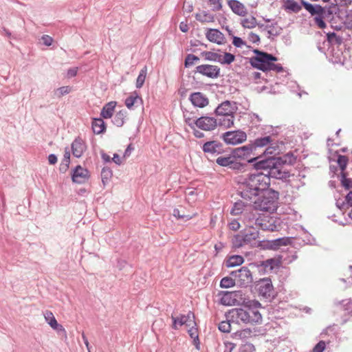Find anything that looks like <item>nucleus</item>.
I'll use <instances>...</instances> for the list:
<instances>
[{"label":"nucleus","mask_w":352,"mask_h":352,"mask_svg":"<svg viewBox=\"0 0 352 352\" xmlns=\"http://www.w3.org/2000/svg\"><path fill=\"white\" fill-rule=\"evenodd\" d=\"M251 334V331L248 329L237 331L232 334V337L234 340H243L249 337Z\"/></svg>","instance_id":"42"},{"label":"nucleus","mask_w":352,"mask_h":352,"mask_svg":"<svg viewBox=\"0 0 352 352\" xmlns=\"http://www.w3.org/2000/svg\"><path fill=\"white\" fill-rule=\"evenodd\" d=\"M259 295L264 298H270L273 294V286L270 279H263L257 284Z\"/></svg>","instance_id":"16"},{"label":"nucleus","mask_w":352,"mask_h":352,"mask_svg":"<svg viewBox=\"0 0 352 352\" xmlns=\"http://www.w3.org/2000/svg\"><path fill=\"white\" fill-rule=\"evenodd\" d=\"M233 170H241L243 168V165L237 162L234 161V159L232 162V164L229 166Z\"/></svg>","instance_id":"62"},{"label":"nucleus","mask_w":352,"mask_h":352,"mask_svg":"<svg viewBox=\"0 0 352 352\" xmlns=\"http://www.w3.org/2000/svg\"><path fill=\"white\" fill-rule=\"evenodd\" d=\"M141 101L142 98L139 96L138 93L133 92L125 100V104L129 109H131L138 102Z\"/></svg>","instance_id":"35"},{"label":"nucleus","mask_w":352,"mask_h":352,"mask_svg":"<svg viewBox=\"0 0 352 352\" xmlns=\"http://www.w3.org/2000/svg\"><path fill=\"white\" fill-rule=\"evenodd\" d=\"M278 159L283 165L286 167L287 166H290L294 164L296 162V158L292 153H287L282 157H276Z\"/></svg>","instance_id":"37"},{"label":"nucleus","mask_w":352,"mask_h":352,"mask_svg":"<svg viewBox=\"0 0 352 352\" xmlns=\"http://www.w3.org/2000/svg\"><path fill=\"white\" fill-rule=\"evenodd\" d=\"M71 89V87L69 86L61 87L56 90V94L58 97H61L65 94H69Z\"/></svg>","instance_id":"58"},{"label":"nucleus","mask_w":352,"mask_h":352,"mask_svg":"<svg viewBox=\"0 0 352 352\" xmlns=\"http://www.w3.org/2000/svg\"><path fill=\"white\" fill-rule=\"evenodd\" d=\"M241 308H234L227 312V316L233 324L239 325H254L262 321L259 312L261 304L254 300L245 299L241 301Z\"/></svg>","instance_id":"1"},{"label":"nucleus","mask_w":352,"mask_h":352,"mask_svg":"<svg viewBox=\"0 0 352 352\" xmlns=\"http://www.w3.org/2000/svg\"><path fill=\"white\" fill-rule=\"evenodd\" d=\"M92 129L94 133L100 134L106 129L104 122L101 118H95L92 121Z\"/></svg>","instance_id":"31"},{"label":"nucleus","mask_w":352,"mask_h":352,"mask_svg":"<svg viewBox=\"0 0 352 352\" xmlns=\"http://www.w3.org/2000/svg\"><path fill=\"white\" fill-rule=\"evenodd\" d=\"M44 317L45 320L52 329H56L58 328V324L52 311H46L44 314Z\"/></svg>","instance_id":"36"},{"label":"nucleus","mask_w":352,"mask_h":352,"mask_svg":"<svg viewBox=\"0 0 352 352\" xmlns=\"http://www.w3.org/2000/svg\"><path fill=\"white\" fill-rule=\"evenodd\" d=\"M196 19L201 23H210L214 21V17L205 11H201L196 14Z\"/></svg>","instance_id":"40"},{"label":"nucleus","mask_w":352,"mask_h":352,"mask_svg":"<svg viewBox=\"0 0 352 352\" xmlns=\"http://www.w3.org/2000/svg\"><path fill=\"white\" fill-rule=\"evenodd\" d=\"M101 116L104 118H108L110 117V102L105 104L101 112Z\"/></svg>","instance_id":"60"},{"label":"nucleus","mask_w":352,"mask_h":352,"mask_svg":"<svg viewBox=\"0 0 352 352\" xmlns=\"http://www.w3.org/2000/svg\"><path fill=\"white\" fill-rule=\"evenodd\" d=\"M195 325L192 326H187V327H189L188 329V332L191 337V338L194 339H198V333H197V329L195 327Z\"/></svg>","instance_id":"56"},{"label":"nucleus","mask_w":352,"mask_h":352,"mask_svg":"<svg viewBox=\"0 0 352 352\" xmlns=\"http://www.w3.org/2000/svg\"><path fill=\"white\" fill-rule=\"evenodd\" d=\"M254 53L256 56L252 57L250 60L253 67L265 72L269 71L281 72L283 70L280 64H275V62L278 60L276 56L258 50H254Z\"/></svg>","instance_id":"3"},{"label":"nucleus","mask_w":352,"mask_h":352,"mask_svg":"<svg viewBox=\"0 0 352 352\" xmlns=\"http://www.w3.org/2000/svg\"><path fill=\"white\" fill-rule=\"evenodd\" d=\"M276 157H269L265 160H262L256 162L254 166L256 170H264L267 172V175H269V170H271L272 167L276 163Z\"/></svg>","instance_id":"20"},{"label":"nucleus","mask_w":352,"mask_h":352,"mask_svg":"<svg viewBox=\"0 0 352 352\" xmlns=\"http://www.w3.org/2000/svg\"><path fill=\"white\" fill-rule=\"evenodd\" d=\"M244 262V258L239 255H233L230 256L226 261V265L228 267H234L241 265Z\"/></svg>","instance_id":"32"},{"label":"nucleus","mask_w":352,"mask_h":352,"mask_svg":"<svg viewBox=\"0 0 352 352\" xmlns=\"http://www.w3.org/2000/svg\"><path fill=\"white\" fill-rule=\"evenodd\" d=\"M219 125L224 129H229L234 126V115L232 116H221L218 119Z\"/></svg>","instance_id":"26"},{"label":"nucleus","mask_w":352,"mask_h":352,"mask_svg":"<svg viewBox=\"0 0 352 352\" xmlns=\"http://www.w3.org/2000/svg\"><path fill=\"white\" fill-rule=\"evenodd\" d=\"M192 104L197 107L203 108L209 103L208 99L201 92H195L190 95Z\"/></svg>","instance_id":"18"},{"label":"nucleus","mask_w":352,"mask_h":352,"mask_svg":"<svg viewBox=\"0 0 352 352\" xmlns=\"http://www.w3.org/2000/svg\"><path fill=\"white\" fill-rule=\"evenodd\" d=\"M221 296L219 302L226 306L240 305L241 301L245 299V295L241 291L223 292Z\"/></svg>","instance_id":"8"},{"label":"nucleus","mask_w":352,"mask_h":352,"mask_svg":"<svg viewBox=\"0 0 352 352\" xmlns=\"http://www.w3.org/2000/svg\"><path fill=\"white\" fill-rule=\"evenodd\" d=\"M256 210L254 209V206L249 207L248 210L243 214V216L241 217V220L244 225L249 228H253V226H256V228H260L264 230L273 231L272 227H274V226L263 223L261 217L258 216Z\"/></svg>","instance_id":"6"},{"label":"nucleus","mask_w":352,"mask_h":352,"mask_svg":"<svg viewBox=\"0 0 352 352\" xmlns=\"http://www.w3.org/2000/svg\"><path fill=\"white\" fill-rule=\"evenodd\" d=\"M85 149V145L80 139H76L72 144L73 155L76 157L82 156Z\"/></svg>","instance_id":"24"},{"label":"nucleus","mask_w":352,"mask_h":352,"mask_svg":"<svg viewBox=\"0 0 352 352\" xmlns=\"http://www.w3.org/2000/svg\"><path fill=\"white\" fill-rule=\"evenodd\" d=\"M199 57L193 55V54H188L185 59V67H189L192 65H193L196 62L199 61Z\"/></svg>","instance_id":"48"},{"label":"nucleus","mask_w":352,"mask_h":352,"mask_svg":"<svg viewBox=\"0 0 352 352\" xmlns=\"http://www.w3.org/2000/svg\"><path fill=\"white\" fill-rule=\"evenodd\" d=\"M289 242V239L287 238H283V239H278L275 241V244L277 245H287Z\"/></svg>","instance_id":"61"},{"label":"nucleus","mask_w":352,"mask_h":352,"mask_svg":"<svg viewBox=\"0 0 352 352\" xmlns=\"http://www.w3.org/2000/svg\"><path fill=\"white\" fill-rule=\"evenodd\" d=\"M173 215L177 219H183L184 221H188L197 215V213L194 214H185L184 211L180 210L178 208H175L173 211Z\"/></svg>","instance_id":"34"},{"label":"nucleus","mask_w":352,"mask_h":352,"mask_svg":"<svg viewBox=\"0 0 352 352\" xmlns=\"http://www.w3.org/2000/svg\"><path fill=\"white\" fill-rule=\"evenodd\" d=\"M226 320L221 321L219 324V329L223 333H229L232 329V322L230 320V318L227 316V313L226 314Z\"/></svg>","instance_id":"39"},{"label":"nucleus","mask_w":352,"mask_h":352,"mask_svg":"<svg viewBox=\"0 0 352 352\" xmlns=\"http://www.w3.org/2000/svg\"><path fill=\"white\" fill-rule=\"evenodd\" d=\"M206 37L209 41L218 45H222L226 41L223 34L217 29H208L206 33Z\"/></svg>","instance_id":"17"},{"label":"nucleus","mask_w":352,"mask_h":352,"mask_svg":"<svg viewBox=\"0 0 352 352\" xmlns=\"http://www.w3.org/2000/svg\"><path fill=\"white\" fill-rule=\"evenodd\" d=\"M273 141L270 136H265L256 139L252 143V146L254 147V150L257 152V149L259 148H263L268 146Z\"/></svg>","instance_id":"28"},{"label":"nucleus","mask_w":352,"mask_h":352,"mask_svg":"<svg viewBox=\"0 0 352 352\" xmlns=\"http://www.w3.org/2000/svg\"><path fill=\"white\" fill-rule=\"evenodd\" d=\"M251 205L245 204L244 202L240 201L234 203L231 211L230 214L234 216L241 215L243 216V214L248 210L249 207Z\"/></svg>","instance_id":"23"},{"label":"nucleus","mask_w":352,"mask_h":352,"mask_svg":"<svg viewBox=\"0 0 352 352\" xmlns=\"http://www.w3.org/2000/svg\"><path fill=\"white\" fill-rule=\"evenodd\" d=\"M88 177L87 170L83 168L80 166H78L72 175V180L75 183H84Z\"/></svg>","instance_id":"21"},{"label":"nucleus","mask_w":352,"mask_h":352,"mask_svg":"<svg viewBox=\"0 0 352 352\" xmlns=\"http://www.w3.org/2000/svg\"><path fill=\"white\" fill-rule=\"evenodd\" d=\"M196 71L211 78H216L220 74V68L217 65H201L196 67Z\"/></svg>","instance_id":"13"},{"label":"nucleus","mask_w":352,"mask_h":352,"mask_svg":"<svg viewBox=\"0 0 352 352\" xmlns=\"http://www.w3.org/2000/svg\"><path fill=\"white\" fill-rule=\"evenodd\" d=\"M147 74V67L144 66L140 71L136 80V87L141 88L145 81Z\"/></svg>","instance_id":"41"},{"label":"nucleus","mask_w":352,"mask_h":352,"mask_svg":"<svg viewBox=\"0 0 352 352\" xmlns=\"http://www.w3.org/2000/svg\"><path fill=\"white\" fill-rule=\"evenodd\" d=\"M221 138L227 144L236 145L245 142L247 134L241 130L230 131L223 133Z\"/></svg>","instance_id":"9"},{"label":"nucleus","mask_w":352,"mask_h":352,"mask_svg":"<svg viewBox=\"0 0 352 352\" xmlns=\"http://www.w3.org/2000/svg\"><path fill=\"white\" fill-rule=\"evenodd\" d=\"M111 111H113V113H111V116H113V124L117 126H121L124 122L126 112L124 110H120L119 111H115L111 107Z\"/></svg>","instance_id":"27"},{"label":"nucleus","mask_w":352,"mask_h":352,"mask_svg":"<svg viewBox=\"0 0 352 352\" xmlns=\"http://www.w3.org/2000/svg\"><path fill=\"white\" fill-rule=\"evenodd\" d=\"M276 150L277 148L275 146H269L265 148L263 153L270 155L276 154Z\"/></svg>","instance_id":"64"},{"label":"nucleus","mask_w":352,"mask_h":352,"mask_svg":"<svg viewBox=\"0 0 352 352\" xmlns=\"http://www.w3.org/2000/svg\"><path fill=\"white\" fill-rule=\"evenodd\" d=\"M328 13L332 15L331 21L333 23H340L339 25H336V28L340 30L341 24L345 25L348 29H352V11L340 8L336 5L329 6Z\"/></svg>","instance_id":"5"},{"label":"nucleus","mask_w":352,"mask_h":352,"mask_svg":"<svg viewBox=\"0 0 352 352\" xmlns=\"http://www.w3.org/2000/svg\"><path fill=\"white\" fill-rule=\"evenodd\" d=\"M348 161H349V160L346 156L339 155V157L338 158V164L342 172L345 170V168L347 166V164H348Z\"/></svg>","instance_id":"50"},{"label":"nucleus","mask_w":352,"mask_h":352,"mask_svg":"<svg viewBox=\"0 0 352 352\" xmlns=\"http://www.w3.org/2000/svg\"><path fill=\"white\" fill-rule=\"evenodd\" d=\"M276 163L273 165L271 170H269V178L274 177L276 179H283L289 177V170L283 164L281 161L276 158Z\"/></svg>","instance_id":"10"},{"label":"nucleus","mask_w":352,"mask_h":352,"mask_svg":"<svg viewBox=\"0 0 352 352\" xmlns=\"http://www.w3.org/2000/svg\"><path fill=\"white\" fill-rule=\"evenodd\" d=\"M134 150V147L131 144H129L127 148H126L124 153L122 157H120L118 154L115 153L113 157L111 158L116 164L120 165L121 164L127 157H129L132 151Z\"/></svg>","instance_id":"25"},{"label":"nucleus","mask_w":352,"mask_h":352,"mask_svg":"<svg viewBox=\"0 0 352 352\" xmlns=\"http://www.w3.org/2000/svg\"><path fill=\"white\" fill-rule=\"evenodd\" d=\"M195 124L204 131H212L217 126V120L214 118L203 116L198 118Z\"/></svg>","instance_id":"14"},{"label":"nucleus","mask_w":352,"mask_h":352,"mask_svg":"<svg viewBox=\"0 0 352 352\" xmlns=\"http://www.w3.org/2000/svg\"><path fill=\"white\" fill-rule=\"evenodd\" d=\"M203 151L210 154H219L223 151V146L217 141H210L204 144Z\"/></svg>","instance_id":"19"},{"label":"nucleus","mask_w":352,"mask_h":352,"mask_svg":"<svg viewBox=\"0 0 352 352\" xmlns=\"http://www.w3.org/2000/svg\"><path fill=\"white\" fill-rule=\"evenodd\" d=\"M228 6L233 12L239 16H244L248 13V10L245 6L239 1L230 0L228 1Z\"/></svg>","instance_id":"22"},{"label":"nucleus","mask_w":352,"mask_h":352,"mask_svg":"<svg viewBox=\"0 0 352 352\" xmlns=\"http://www.w3.org/2000/svg\"><path fill=\"white\" fill-rule=\"evenodd\" d=\"M235 60V56L228 52H224L223 54H219L218 62L221 64H230Z\"/></svg>","instance_id":"38"},{"label":"nucleus","mask_w":352,"mask_h":352,"mask_svg":"<svg viewBox=\"0 0 352 352\" xmlns=\"http://www.w3.org/2000/svg\"><path fill=\"white\" fill-rule=\"evenodd\" d=\"M230 230L237 231L240 229L241 225L237 219H232L228 225Z\"/></svg>","instance_id":"53"},{"label":"nucleus","mask_w":352,"mask_h":352,"mask_svg":"<svg viewBox=\"0 0 352 352\" xmlns=\"http://www.w3.org/2000/svg\"><path fill=\"white\" fill-rule=\"evenodd\" d=\"M315 23L320 29H324L326 27V23L323 20V14L317 15L314 17Z\"/></svg>","instance_id":"52"},{"label":"nucleus","mask_w":352,"mask_h":352,"mask_svg":"<svg viewBox=\"0 0 352 352\" xmlns=\"http://www.w3.org/2000/svg\"><path fill=\"white\" fill-rule=\"evenodd\" d=\"M342 184L346 189H349L352 188V179L349 178H346L344 173H342Z\"/></svg>","instance_id":"55"},{"label":"nucleus","mask_w":352,"mask_h":352,"mask_svg":"<svg viewBox=\"0 0 352 352\" xmlns=\"http://www.w3.org/2000/svg\"><path fill=\"white\" fill-rule=\"evenodd\" d=\"M326 348V343L324 341H320L313 349L311 352H323Z\"/></svg>","instance_id":"57"},{"label":"nucleus","mask_w":352,"mask_h":352,"mask_svg":"<svg viewBox=\"0 0 352 352\" xmlns=\"http://www.w3.org/2000/svg\"><path fill=\"white\" fill-rule=\"evenodd\" d=\"M284 8L286 10L295 13L298 12L302 9L301 6L294 0H286L284 2Z\"/></svg>","instance_id":"33"},{"label":"nucleus","mask_w":352,"mask_h":352,"mask_svg":"<svg viewBox=\"0 0 352 352\" xmlns=\"http://www.w3.org/2000/svg\"><path fill=\"white\" fill-rule=\"evenodd\" d=\"M236 283V278L233 279L231 277H224L220 282V286L222 288H230L235 285Z\"/></svg>","instance_id":"44"},{"label":"nucleus","mask_w":352,"mask_h":352,"mask_svg":"<svg viewBox=\"0 0 352 352\" xmlns=\"http://www.w3.org/2000/svg\"><path fill=\"white\" fill-rule=\"evenodd\" d=\"M257 197V199L254 201L255 210L270 213H273L277 210L278 195L276 192L269 190Z\"/></svg>","instance_id":"4"},{"label":"nucleus","mask_w":352,"mask_h":352,"mask_svg":"<svg viewBox=\"0 0 352 352\" xmlns=\"http://www.w3.org/2000/svg\"><path fill=\"white\" fill-rule=\"evenodd\" d=\"M232 243L234 248H240L247 244L243 235L236 234L232 239Z\"/></svg>","instance_id":"43"},{"label":"nucleus","mask_w":352,"mask_h":352,"mask_svg":"<svg viewBox=\"0 0 352 352\" xmlns=\"http://www.w3.org/2000/svg\"><path fill=\"white\" fill-rule=\"evenodd\" d=\"M232 275L236 278V284L240 286H245L252 280V274L246 267H243L238 271L232 272Z\"/></svg>","instance_id":"11"},{"label":"nucleus","mask_w":352,"mask_h":352,"mask_svg":"<svg viewBox=\"0 0 352 352\" xmlns=\"http://www.w3.org/2000/svg\"><path fill=\"white\" fill-rule=\"evenodd\" d=\"M173 321V328L177 329L178 326L181 327L184 324L187 326L195 325L194 320V314L192 312H188L187 315H182L179 317L172 316Z\"/></svg>","instance_id":"15"},{"label":"nucleus","mask_w":352,"mask_h":352,"mask_svg":"<svg viewBox=\"0 0 352 352\" xmlns=\"http://www.w3.org/2000/svg\"><path fill=\"white\" fill-rule=\"evenodd\" d=\"M233 154L234 157L247 160L249 163L256 162L261 157V156H256L258 155V152L255 151L254 147L252 146V143L241 147L236 148L233 151Z\"/></svg>","instance_id":"7"},{"label":"nucleus","mask_w":352,"mask_h":352,"mask_svg":"<svg viewBox=\"0 0 352 352\" xmlns=\"http://www.w3.org/2000/svg\"><path fill=\"white\" fill-rule=\"evenodd\" d=\"M201 56L206 60L218 62L219 54L216 52L204 51L201 53Z\"/></svg>","instance_id":"46"},{"label":"nucleus","mask_w":352,"mask_h":352,"mask_svg":"<svg viewBox=\"0 0 352 352\" xmlns=\"http://www.w3.org/2000/svg\"><path fill=\"white\" fill-rule=\"evenodd\" d=\"M110 177V169L107 167L103 168L101 172V179L104 186L109 184Z\"/></svg>","instance_id":"47"},{"label":"nucleus","mask_w":352,"mask_h":352,"mask_svg":"<svg viewBox=\"0 0 352 352\" xmlns=\"http://www.w3.org/2000/svg\"><path fill=\"white\" fill-rule=\"evenodd\" d=\"M232 44L236 47H243V46H245L246 44H245V42L241 38L239 37H237V36H232Z\"/></svg>","instance_id":"54"},{"label":"nucleus","mask_w":352,"mask_h":352,"mask_svg":"<svg viewBox=\"0 0 352 352\" xmlns=\"http://www.w3.org/2000/svg\"><path fill=\"white\" fill-rule=\"evenodd\" d=\"M241 23L244 28H252L255 27L256 22L255 18L252 16L250 18L244 19L242 20Z\"/></svg>","instance_id":"49"},{"label":"nucleus","mask_w":352,"mask_h":352,"mask_svg":"<svg viewBox=\"0 0 352 352\" xmlns=\"http://www.w3.org/2000/svg\"><path fill=\"white\" fill-rule=\"evenodd\" d=\"M270 179L263 173L251 174L241 183V196L248 200L259 196L265 191L269 190Z\"/></svg>","instance_id":"2"},{"label":"nucleus","mask_w":352,"mask_h":352,"mask_svg":"<svg viewBox=\"0 0 352 352\" xmlns=\"http://www.w3.org/2000/svg\"><path fill=\"white\" fill-rule=\"evenodd\" d=\"M243 236L247 244L251 243L258 239L259 232L257 230V228H254V226H253V228H249V230L246 231Z\"/></svg>","instance_id":"30"},{"label":"nucleus","mask_w":352,"mask_h":352,"mask_svg":"<svg viewBox=\"0 0 352 352\" xmlns=\"http://www.w3.org/2000/svg\"><path fill=\"white\" fill-rule=\"evenodd\" d=\"M266 30L270 36H276L278 34L280 31V29L276 24L266 25Z\"/></svg>","instance_id":"51"},{"label":"nucleus","mask_w":352,"mask_h":352,"mask_svg":"<svg viewBox=\"0 0 352 352\" xmlns=\"http://www.w3.org/2000/svg\"><path fill=\"white\" fill-rule=\"evenodd\" d=\"M248 39L249 42L251 43H258L260 41V38H259L258 35H257L256 34H255L254 32H250L248 34Z\"/></svg>","instance_id":"59"},{"label":"nucleus","mask_w":352,"mask_h":352,"mask_svg":"<svg viewBox=\"0 0 352 352\" xmlns=\"http://www.w3.org/2000/svg\"><path fill=\"white\" fill-rule=\"evenodd\" d=\"M234 156H221L219 157L216 162L221 166H230L232 164V162L234 160Z\"/></svg>","instance_id":"45"},{"label":"nucleus","mask_w":352,"mask_h":352,"mask_svg":"<svg viewBox=\"0 0 352 352\" xmlns=\"http://www.w3.org/2000/svg\"><path fill=\"white\" fill-rule=\"evenodd\" d=\"M302 5L304 8L312 15V16H317L320 15V14L324 13V9L322 8L320 6L316 5L314 6L311 3H308L306 2H302Z\"/></svg>","instance_id":"29"},{"label":"nucleus","mask_w":352,"mask_h":352,"mask_svg":"<svg viewBox=\"0 0 352 352\" xmlns=\"http://www.w3.org/2000/svg\"><path fill=\"white\" fill-rule=\"evenodd\" d=\"M237 107L234 102L226 100L220 104L215 110L217 116H232L236 112Z\"/></svg>","instance_id":"12"},{"label":"nucleus","mask_w":352,"mask_h":352,"mask_svg":"<svg viewBox=\"0 0 352 352\" xmlns=\"http://www.w3.org/2000/svg\"><path fill=\"white\" fill-rule=\"evenodd\" d=\"M211 5L213 6L216 10L221 8V0H208Z\"/></svg>","instance_id":"63"}]
</instances>
